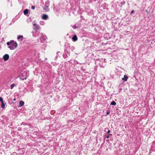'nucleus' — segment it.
<instances>
[{
    "label": "nucleus",
    "mask_w": 155,
    "mask_h": 155,
    "mask_svg": "<svg viewBox=\"0 0 155 155\" xmlns=\"http://www.w3.org/2000/svg\"><path fill=\"white\" fill-rule=\"evenodd\" d=\"M130 31H126V32H127V33H128L129 32H130Z\"/></svg>",
    "instance_id": "obj_33"
},
{
    "label": "nucleus",
    "mask_w": 155,
    "mask_h": 155,
    "mask_svg": "<svg viewBox=\"0 0 155 155\" xmlns=\"http://www.w3.org/2000/svg\"><path fill=\"white\" fill-rule=\"evenodd\" d=\"M16 85L15 84H13L11 85V89H12L15 86H16Z\"/></svg>",
    "instance_id": "obj_20"
},
{
    "label": "nucleus",
    "mask_w": 155,
    "mask_h": 155,
    "mask_svg": "<svg viewBox=\"0 0 155 155\" xmlns=\"http://www.w3.org/2000/svg\"><path fill=\"white\" fill-rule=\"evenodd\" d=\"M78 37L76 35H74L72 38V40L74 42L78 40Z\"/></svg>",
    "instance_id": "obj_10"
},
{
    "label": "nucleus",
    "mask_w": 155,
    "mask_h": 155,
    "mask_svg": "<svg viewBox=\"0 0 155 155\" xmlns=\"http://www.w3.org/2000/svg\"><path fill=\"white\" fill-rule=\"evenodd\" d=\"M106 137L107 138H108L110 137V136L109 135H106Z\"/></svg>",
    "instance_id": "obj_30"
},
{
    "label": "nucleus",
    "mask_w": 155,
    "mask_h": 155,
    "mask_svg": "<svg viewBox=\"0 0 155 155\" xmlns=\"http://www.w3.org/2000/svg\"><path fill=\"white\" fill-rule=\"evenodd\" d=\"M3 99L2 98V97H0V101H1L2 102H3Z\"/></svg>",
    "instance_id": "obj_28"
},
{
    "label": "nucleus",
    "mask_w": 155,
    "mask_h": 155,
    "mask_svg": "<svg viewBox=\"0 0 155 155\" xmlns=\"http://www.w3.org/2000/svg\"><path fill=\"white\" fill-rule=\"evenodd\" d=\"M81 24L78 25V26H77L75 25H74L72 26V27L73 29H75L76 28H77L78 27H81Z\"/></svg>",
    "instance_id": "obj_15"
},
{
    "label": "nucleus",
    "mask_w": 155,
    "mask_h": 155,
    "mask_svg": "<svg viewBox=\"0 0 155 155\" xmlns=\"http://www.w3.org/2000/svg\"><path fill=\"white\" fill-rule=\"evenodd\" d=\"M21 128L18 127V130H21Z\"/></svg>",
    "instance_id": "obj_31"
},
{
    "label": "nucleus",
    "mask_w": 155,
    "mask_h": 155,
    "mask_svg": "<svg viewBox=\"0 0 155 155\" xmlns=\"http://www.w3.org/2000/svg\"><path fill=\"white\" fill-rule=\"evenodd\" d=\"M128 78V77L127 75H124V78H122V79L123 81H127Z\"/></svg>",
    "instance_id": "obj_12"
},
{
    "label": "nucleus",
    "mask_w": 155,
    "mask_h": 155,
    "mask_svg": "<svg viewBox=\"0 0 155 155\" xmlns=\"http://www.w3.org/2000/svg\"><path fill=\"white\" fill-rule=\"evenodd\" d=\"M40 24H41V25H43V24H41V23H40Z\"/></svg>",
    "instance_id": "obj_36"
},
{
    "label": "nucleus",
    "mask_w": 155,
    "mask_h": 155,
    "mask_svg": "<svg viewBox=\"0 0 155 155\" xmlns=\"http://www.w3.org/2000/svg\"><path fill=\"white\" fill-rule=\"evenodd\" d=\"M101 66V67L104 68V67L103 66Z\"/></svg>",
    "instance_id": "obj_34"
},
{
    "label": "nucleus",
    "mask_w": 155,
    "mask_h": 155,
    "mask_svg": "<svg viewBox=\"0 0 155 155\" xmlns=\"http://www.w3.org/2000/svg\"><path fill=\"white\" fill-rule=\"evenodd\" d=\"M110 132V130H108L107 132V133L108 134L110 135H112V134H110L109 133Z\"/></svg>",
    "instance_id": "obj_25"
},
{
    "label": "nucleus",
    "mask_w": 155,
    "mask_h": 155,
    "mask_svg": "<svg viewBox=\"0 0 155 155\" xmlns=\"http://www.w3.org/2000/svg\"><path fill=\"white\" fill-rule=\"evenodd\" d=\"M110 105H112L115 106L116 105V103L114 101H113L112 102H111L110 104Z\"/></svg>",
    "instance_id": "obj_18"
},
{
    "label": "nucleus",
    "mask_w": 155,
    "mask_h": 155,
    "mask_svg": "<svg viewBox=\"0 0 155 155\" xmlns=\"http://www.w3.org/2000/svg\"><path fill=\"white\" fill-rule=\"evenodd\" d=\"M18 155L17 153L15 152H14L12 153L11 154V155Z\"/></svg>",
    "instance_id": "obj_23"
},
{
    "label": "nucleus",
    "mask_w": 155,
    "mask_h": 155,
    "mask_svg": "<svg viewBox=\"0 0 155 155\" xmlns=\"http://www.w3.org/2000/svg\"><path fill=\"white\" fill-rule=\"evenodd\" d=\"M1 103V107L3 108H4L5 107V104L4 103L3 101Z\"/></svg>",
    "instance_id": "obj_19"
},
{
    "label": "nucleus",
    "mask_w": 155,
    "mask_h": 155,
    "mask_svg": "<svg viewBox=\"0 0 155 155\" xmlns=\"http://www.w3.org/2000/svg\"><path fill=\"white\" fill-rule=\"evenodd\" d=\"M50 5V2L49 1H47L45 3V6L49 7Z\"/></svg>",
    "instance_id": "obj_16"
},
{
    "label": "nucleus",
    "mask_w": 155,
    "mask_h": 155,
    "mask_svg": "<svg viewBox=\"0 0 155 155\" xmlns=\"http://www.w3.org/2000/svg\"><path fill=\"white\" fill-rule=\"evenodd\" d=\"M29 71H24L19 76L20 79L23 81L26 79L27 77L29 76Z\"/></svg>",
    "instance_id": "obj_2"
},
{
    "label": "nucleus",
    "mask_w": 155,
    "mask_h": 155,
    "mask_svg": "<svg viewBox=\"0 0 155 155\" xmlns=\"http://www.w3.org/2000/svg\"><path fill=\"white\" fill-rule=\"evenodd\" d=\"M23 38V36L22 35H19L17 38V39H19L21 38Z\"/></svg>",
    "instance_id": "obj_21"
},
{
    "label": "nucleus",
    "mask_w": 155,
    "mask_h": 155,
    "mask_svg": "<svg viewBox=\"0 0 155 155\" xmlns=\"http://www.w3.org/2000/svg\"><path fill=\"white\" fill-rule=\"evenodd\" d=\"M13 100H14V101H15V99H14Z\"/></svg>",
    "instance_id": "obj_35"
},
{
    "label": "nucleus",
    "mask_w": 155,
    "mask_h": 155,
    "mask_svg": "<svg viewBox=\"0 0 155 155\" xmlns=\"http://www.w3.org/2000/svg\"><path fill=\"white\" fill-rule=\"evenodd\" d=\"M43 9L46 12H48L49 11V8L48 6H45L43 7Z\"/></svg>",
    "instance_id": "obj_11"
},
{
    "label": "nucleus",
    "mask_w": 155,
    "mask_h": 155,
    "mask_svg": "<svg viewBox=\"0 0 155 155\" xmlns=\"http://www.w3.org/2000/svg\"><path fill=\"white\" fill-rule=\"evenodd\" d=\"M47 39V37L44 35H42L40 37V41L41 43H43L46 41V39Z\"/></svg>",
    "instance_id": "obj_4"
},
{
    "label": "nucleus",
    "mask_w": 155,
    "mask_h": 155,
    "mask_svg": "<svg viewBox=\"0 0 155 155\" xmlns=\"http://www.w3.org/2000/svg\"><path fill=\"white\" fill-rule=\"evenodd\" d=\"M73 48L74 49L75 48L74 47L72 46L71 48V46L69 44H68L66 47V48L64 49V52L65 53H67L68 54V55L70 56V49L72 50Z\"/></svg>",
    "instance_id": "obj_3"
},
{
    "label": "nucleus",
    "mask_w": 155,
    "mask_h": 155,
    "mask_svg": "<svg viewBox=\"0 0 155 155\" xmlns=\"http://www.w3.org/2000/svg\"><path fill=\"white\" fill-rule=\"evenodd\" d=\"M104 38H105V39L107 40H108L110 38V36L109 34L107 33H105L104 34Z\"/></svg>",
    "instance_id": "obj_7"
},
{
    "label": "nucleus",
    "mask_w": 155,
    "mask_h": 155,
    "mask_svg": "<svg viewBox=\"0 0 155 155\" xmlns=\"http://www.w3.org/2000/svg\"><path fill=\"white\" fill-rule=\"evenodd\" d=\"M110 113V111H107L106 115H105L107 116V115H108Z\"/></svg>",
    "instance_id": "obj_27"
},
{
    "label": "nucleus",
    "mask_w": 155,
    "mask_h": 155,
    "mask_svg": "<svg viewBox=\"0 0 155 155\" xmlns=\"http://www.w3.org/2000/svg\"><path fill=\"white\" fill-rule=\"evenodd\" d=\"M21 124V125L23 124V125H27V124L25 122H22V123Z\"/></svg>",
    "instance_id": "obj_26"
},
{
    "label": "nucleus",
    "mask_w": 155,
    "mask_h": 155,
    "mask_svg": "<svg viewBox=\"0 0 155 155\" xmlns=\"http://www.w3.org/2000/svg\"><path fill=\"white\" fill-rule=\"evenodd\" d=\"M120 4H122L121 6L122 7V5H124L125 4V2L124 1H123L122 2H121Z\"/></svg>",
    "instance_id": "obj_22"
},
{
    "label": "nucleus",
    "mask_w": 155,
    "mask_h": 155,
    "mask_svg": "<svg viewBox=\"0 0 155 155\" xmlns=\"http://www.w3.org/2000/svg\"><path fill=\"white\" fill-rule=\"evenodd\" d=\"M7 45L8 46V48L10 50H12L15 49L18 46V44L16 41H14V40H11L9 42L7 43Z\"/></svg>",
    "instance_id": "obj_1"
},
{
    "label": "nucleus",
    "mask_w": 155,
    "mask_h": 155,
    "mask_svg": "<svg viewBox=\"0 0 155 155\" xmlns=\"http://www.w3.org/2000/svg\"><path fill=\"white\" fill-rule=\"evenodd\" d=\"M80 17H81V20H85V18H84V17H83V16H81H81H80Z\"/></svg>",
    "instance_id": "obj_24"
},
{
    "label": "nucleus",
    "mask_w": 155,
    "mask_h": 155,
    "mask_svg": "<svg viewBox=\"0 0 155 155\" xmlns=\"http://www.w3.org/2000/svg\"><path fill=\"white\" fill-rule=\"evenodd\" d=\"M134 10H132L131 12V14H132L134 12Z\"/></svg>",
    "instance_id": "obj_32"
},
{
    "label": "nucleus",
    "mask_w": 155,
    "mask_h": 155,
    "mask_svg": "<svg viewBox=\"0 0 155 155\" xmlns=\"http://www.w3.org/2000/svg\"><path fill=\"white\" fill-rule=\"evenodd\" d=\"M24 102L23 101H21L19 102V104L18 105L19 107H21L24 106Z\"/></svg>",
    "instance_id": "obj_13"
},
{
    "label": "nucleus",
    "mask_w": 155,
    "mask_h": 155,
    "mask_svg": "<svg viewBox=\"0 0 155 155\" xmlns=\"http://www.w3.org/2000/svg\"><path fill=\"white\" fill-rule=\"evenodd\" d=\"M63 57H64V58L65 59V58H67L69 56V55H68H68L66 53H64L63 54Z\"/></svg>",
    "instance_id": "obj_17"
},
{
    "label": "nucleus",
    "mask_w": 155,
    "mask_h": 155,
    "mask_svg": "<svg viewBox=\"0 0 155 155\" xmlns=\"http://www.w3.org/2000/svg\"><path fill=\"white\" fill-rule=\"evenodd\" d=\"M58 53H60V52H58Z\"/></svg>",
    "instance_id": "obj_37"
},
{
    "label": "nucleus",
    "mask_w": 155,
    "mask_h": 155,
    "mask_svg": "<svg viewBox=\"0 0 155 155\" xmlns=\"http://www.w3.org/2000/svg\"><path fill=\"white\" fill-rule=\"evenodd\" d=\"M31 8L32 9L34 10L35 8V7L34 6H32L31 7Z\"/></svg>",
    "instance_id": "obj_29"
},
{
    "label": "nucleus",
    "mask_w": 155,
    "mask_h": 155,
    "mask_svg": "<svg viewBox=\"0 0 155 155\" xmlns=\"http://www.w3.org/2000/svg\"><path fill=\"white\" fill-rule=\"evenodd\" d=\"M48 18V16L45 14H44L42 16V19L44 20H47Z\"/></svg>",
    "instance_id": "obj_9"
},
{
    "label": "nucleus",
    "mask_w": 155,
    "mask_h": 155,
    "mask_svg": "<svg viewBox=\"0 0 155 155\" xmlns=\"http://www.w3.org/2000/svg\"><path fill=\"white\" fill-rule=\"evenodd\" d=\"M9 55L7 54H6L3 56V59L5 61H7L9 58Z\"/></svg>",
    "instance_id": "obj_6"
},
{
    "label": "nucleus",
    "mask_w": 155,
    "mask_h": 155,
    "mask_svg": "<svg viewBox=\"0 0 155 155\" xmlns=\"http://www.w3.org/2000/svg\"><path fill=\"white\" fill-rule=\"evenodd\" d=\"M29 10L28 9H25L24 11V14L25 15H27L28 13Z\"/></svg>",
    "instance_id": "obj_14"
},
{
    "label": "nucleus",
    "mask_w": 155,
    "mask_h": 155,
    "mask_svg": "<svg viewBox=\"0 0 155 155\" xmlns=\"http://www.w3.org/2000/svg\"><path fill=\"white\" fill-rule=\"evenodd\" d=\"M19 154H24L25 152V148H21L20 149L18 150Z\"/></svg>",
    "instance_id": "obj_8"
},
{
    "label": "nucleus",
    "mask_w": 155,
    "mask_h": 155,
    "mask_svg": "<svg viewBox=\"0 0 155 155\" xmlns=\"http://www.w3.org/2000/svg\"><path fill=\"white\" fill-rule=\"evenodd\" d=\"M33 26L34 27L33 29L36 31H37L38 30H40V26L35 23L33 24Z\"/></svg>",
    "instance_id": "obj_5"
}]
</instances>
